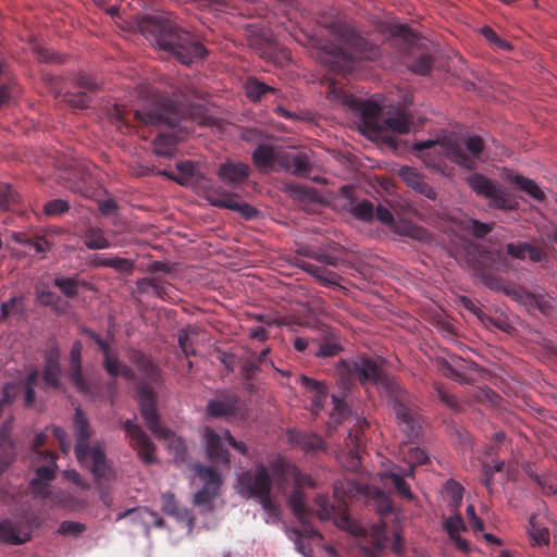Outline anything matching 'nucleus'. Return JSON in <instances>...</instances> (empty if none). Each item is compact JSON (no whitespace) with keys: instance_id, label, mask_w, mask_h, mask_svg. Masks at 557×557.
I'll use <instances>...</instances> for the list:
<instances>
[{"instance_id":"1","label":"nucleus","mask_w":557,"mask_h":557,"mask_svg":"<svg viewBox=\"0 0 557 557\" xmlns=\"http://www.w3.org/2000/svg\"><path fill=\"white\" fill-rule=\"evenodd\" d=\"M273 475L280 484L293 481L294 491L288 499L294 516L300 523V529L294 531L296 534V549L304 557H312L310 549L304 544V540H323L322 534L313 527L311 518L315 515L320 520H333L339 529H351V520L347 511V499L366 494V486L350 480L338 481L334 484V498L336 504L331 503L329 496L318 495L314 498L317 509L309 508L306 504L305 486H314L310 475L302 473L299 468L282 455H275L269 460Z\"/></svg>"},{"instance_id":"2","label":"nucleus","mask_w":557,"mask_h":557,"mask_svg":"<svg viewBox=\"0 0 557 557\" xmlns=\"http://www.w3.org/2000/svg\"><path fill=\"white\" fill-rule=\"evenodd\" d=\"M136 90L143 101L139 109L127 110L123 104H114L109 113L121 132H131L135 123L174 128L187 121L188 109L184 101L168 98L148 84H139Z\"/></svg>"},{"instance_id":"3","label":"nucleus","mask_w":557,"mask_h":557,"mask_svg":"<svg viewBox=\"0 0 557 557\" xmlns=\"http://www.w3.org/2000/svg\"><path fill=\"white\" fill-rule=\"evenodd\" d=\"M137 27L147 40L173 54L183 64L201 60L207 54V49L194 35L178 27L166 15H144L137 20Z\"/></svg>"},{"instance_id":"4","label":"nucleus","mask_w":557,"mask_h":557,"mask_svg":"<svg viewBox=\"0 0 557 557\" xmlns=\"http://www.w3.org/2000/svg\"><path fill=\"white\" fill-rule=\"evenodd\" d=\"M342 364L350 379L359 381L364 386L374 385L383 389L394 400V410L399 423L404 424L406 430L417 432L418 421L407 405V393L373 359L357 357L345 360Z\"/></svg>"},{"instance_id":"5","label":"nucleus","mask_w":557,"mask_h":557,"mask_svg":"<svg viewBox=\"0 0 557 557\" xmlns=\"http://www.w3.org/2000/svg\"><path fill=\"white\" fill-rule=\"evenodd\" d=\"M72 428L75 436L74 453L79 465L90 471L97 482L110 480L113 470L106 455L104 442L92 441L95 430L81 408L75 409Z\"/></svg>"},{"instance_id":"6","label":"nucleus","mask_w":557,"mask_h":557,"mask_svg":"<svg viewBox=\"0 0 557 557\" xmlns=\"http://www.w3.org/2000/svg\"><path fill=\"white\" fill-rule=\"evenodd\" d=\"M413 150L428 168L436 171H443L446 159L463 169L473 168V162L466 157V151L457 139L421 140L414 143Z\"/></svg>"},{"instance_id":"7","label":"nucleus","mask_w":557,"mask_h":557,"mask_svg":"<svg viewBox=\"0 0 557 557\" xmlns=\"http://www.w3.org/2000/svg\"><path fill=\"white\" fill-rule=\"evenodd\" d=\"M137 395L140 414L151 433L158 438L169 440V447L174 450L175 461H184L186 456V446L184 441L180 437H175L169 429L160 424L159 412L156 404V394L151 385L146 382L139 383L137 386Z\"/></svg>"},{"instance_id":"8","label":"nucleus","mask_w":557,"mask_h":557,"mask_svg":"<svg viewBox=\"0 0 557 557\" xmlns=\"http://www.w3.org/2000/svg\"><path fill=\"white\" fill-rule=\"evenodd\" d=\"M38 459L45 465L36 469V476L30 481L29 487L34 497L46 499L51 506H65L69 500V494L65 492L52 491L49 484L54 478L57 456L52 451H38Z\"/></svg>"},{"instance_id":"9","label":"nucleus","mask_w":557,"mask_h":557,"mask_svg":"<svg viewBox=\"0 0 557 557\" xmlns=\"http://www.w3.org/2000/svg\"><path fill=\"white\" fill-rule=\"evenodd\" d=\"M466 183L476 196L487 199L492 209L512 211L519 206L517 199L505 187L481 173L467 176Z\"/></svg>"},{"instance_id":"10","label":"nucleus","mask_w":557,"mask_h":557,"mask_svg":"<svg viewBox=\"0 0 557 557\" xmlns=\"http://www.w3.org/2000/svg\"><path fill=\"white\" fill-rule=\"evenodd\" d=\"M329 89L330 96L334 99H342L344 104L360 114L362 123L367 129L374 134H379V129L382 128L381 121L383 116L381 115V107L377 103L370 100L358 99L351 95L338 91L334 82H331Z\"/></svg>"},{"instance_id":"11","label":"nucleus","mask_w":557,"mask_h":557,"mask_svg":"<svg viewBox=\"0 0 557 557\" xmlns=\"http://www.w3.org/2000/svg\"><path fill=\"white\" fill-rule=\"evenodd\" d=\"M481 277L485 286L493 290H503L507 296H510L518 302H521L525 306L535 307L542 312H545L546 308L548 307L547 302L542 296L533 295L521 286L506 284L500 277L492 273L482 272Z\"/></svg>"},{"instance_id":"12","label":"nucleus","mask_w":557,"mask_h":557,"mask_svg":"<svg viewBox=\"0 0 557 557\" xmlns=\"http://www.w3.org/2000/svg\"><path fill=\"white\" fill-rule=\"evenodd\" d=\"M53 286L59 288L63 297L52 292L44 282H38L35 285L36 301L40 306L50 307L58 314H64L69 308L70 277H55Z\"/></svg>"},{"instance_id":"13","label":"nucleus","mask_w":557,"mask_h":557,"mask_svg":"<svg viewBox=\"0 0 557 557\" xmlns=\"http://www.w3.org/2000/svg\"><path fill=\"white\" fill-rule=\"evenodd\" d=\"M239 493L248 498H260L271 493L272 479L262 463L258 465L255 471H245L238 476Z\"/></svg>"},{"instance_id":"14","label":"nucleus","mask_w":557,"mask_h":557,"mask_svg":"<svg viewBox=\"0 0 557 557\" xmlns=\"http://www.w3.org/2000/svg\"><path fill=\"white\" fill-rule=\"evenodd\" d=\"M332 32L350 48L358 58L374 60L379 57V48L360 36L351 25L342 22L334 23L332 25Z\"/></svg>"},{"instance_id":"15","label":"nucleus","mask_w":557,"mask_h":557,"mask_svg":"<svg viewBox=\"0 0 557 557\" xmlns=\"http://www.w3.org/2000/svg\"><path fill=\"white\" fill-rule=\"evenodd\" d=\"M205 197L210 205L239 212L247 220L253 219L258 214L255 207L237 201L235 194L225 190L221 186H209L205 190Z\"/></svg>"},{"instance_id":"16","label":"nucleus","mask_w":557,"mask_h":557,"mask_svg":"<svg viewBox=\"0 0 557 557\" xmlns=\"http://www.w3.org/2000/svg\"><path fill=\"white\" fill-rule=\"evenodd\" d=\"M122 426L131 438V445L137 450L139 458L147 465L153 463L156 461V446L141 426L133 420H126Z\"/></svg>"},{"instance_id":"17","label":"nucleus","mask_w":557,"mask_h":557,"mask_svg":"<svg viewBox=\"0 0 557 557\" xmlns=\"http://www.w3.org/2000/svg\"><path fill=\"white\" fill-rule=\"evenodd\" d=\"M240 410V399L235 393L221 392L215 398L209 400L206 414L209 418L228 419Z\"/></svg>"},{"instance_id":"18","label":"nucleus","mask_w":557,"mask_h":557,"mask_svg":"<svg viewBox=\"0 0 557 557\" xmlns=\"http://www.w3.org/2000/svg\"><path fill=\"white\" fill-rule=\"evenodd\" d=\"M202 436L208 459L216 466L228 467L231 462V454L223 446L221 435L218 434L213 429L206 426Z\"/></svg>"},{"instance_id":"19","label":"nucleus","mask_w":557,"mask_h":557,"mask_svg":"<svg viewBox=\"0 0 557 557\" xmlns=\"http://www.w3.org/2000/svg\"><path fill=\"white\" fill-rule=\"evenodd\" d=\"M216 175L224 185L236 188L248 180L250 168L244 162L227 160L219 165Z\"/></svg>"},{"instance_id":"20","label":"nucleus","mask_w":557,"mask_h":557,"mask_svg":"<svg viewBox=\"0 0 557 557\" xmlns=\"http://www.w3.org/2000/svg\"><path fill=\"white\" fill-rule=\"evenodd\" d=\"M283 150H278L268 144L259 145L252 153V162L260 172H277L281 171L280 158L283 156Z\"/></svg>"},{"instance_id":"21","label":"nucleus","mask_w":557,"mask_h":557,"mask_svg":"<svg viewBox=\"0 0 557 557\" xmlns=\"http://www.w3.org/2000/svg\"><path fill=\"white\" fill-rule=\"evenodd\" d=\"M281 159V171L285 170L298 177H309L312 172V160L309 153L284 151Z\"/></svg>"},{"instance_id":"22","label":"nucleus","mask_w":557,"mask_h":557,"mask_svg":"<svg viewBox=\"0 0 557 557\" xmlns=\"http://www.w3.org/2000/svg\"><path fill=\"white\" fill-rule=\"evenodd\" d=\"M32 529V521L18 523L4 520L0 522V542L12 545L23 544L30 539Z\"/></svg>"},{"instance_id":"23","label":"nucleus","mask_w":557,"mask_h":557,"mask_svg":"<svg viewBox=\"0 0 557 557\" xmlns=\"http://www.w3.org/2000/svg\"><path fill=\"white\" fill-rule=\"evenodd\" d=\"M60 350L54 346H51L45 354L42 380L47 388L55 391L61 388L62 370L60 366Z\"/></svg>"},{"instance_id":"24","label":"nucleus","mask_w":557,"mask_h":557,"mask_svg":"<svg viewBox=\"0 0 557 557\" xmlns=\"http://www.w3.org/2000/svg\"><path fill=\"white\" fill-rule=\"evenodd\" d=\"M81 349L82 346L78 342L72 344V386L89 399L96 396V387L90 384L82 374L81 370Z\"/></svg>"},{"instance_id":"25","label":"nucleus","mask_w":557,"mask_h":557,"mask_svg":"<svg viewBox=\"0 0 557 557\" xmlns=\"http://www.w3.org/2000/svg\"><path fill=\"white\" fill-rule=\"evenodd\" d=\"M97 88L98 83L96 79L85 74L79 75L75 83L72 81V109L87 108L88 102L91 101L89 92L95 91Z\"/></svg>"},{"instance_id":"26","label":"nucleus","mask_w":557,"mask_h":557,"mask_svg":"<svg viewBox=\"0 0 557 557\" xmlns=\"http://www.w3.org/2000/svg\"><path fill=\"white\" fill-rule=\"evenodd\" d=\"M288 442L305 453H317L324 449V441L317 434L289 431Z\"/></svg>"},{"instance_id":"27","label":"nucleus","mask_w":557,"mask_h":557,"mask_svg":"<svg viewBox=\"0 0 557 557\" xmlns=\"http://www.w3.org/2000/svg\"><path fill=\"white\" fill-rule=\"evenodd\" d=\"M84 333L88 335L89 338L94 339L95 343L98 345L99 349L102 351L104 360H103V367L107 371V373L113 377L120 376L122 362L119 360L116 356L111 355V349L109 344L103 341L100 335L97 333L85 330Z\"/></svg>"},{"instance_id":"28","label":"nucleus","mask_w":557,"mask_h":557,"mask_svg":"<svg viewBox=\"0 0 557 557\" xmlns=\"http://www.w3.org/2000/svg\"><path fill=\"white\" fill-rule=\"evenodd\" d=\"M399 177L407 184L408 187L424 195L428 198H434L435 193L432 187L423 180L421 174L416 169L410 166H401L398 171Z\"/></svg>"},{"instance_id":"29","label":"nucleus","mask_w":557,"mask_h":557,"mask_svg":"<svg viewBox=\"0 0 557 557\" xmlns=\"http://www.w3.org/2000/svg\"><path fill=\"white\" fill-rule=\"evenodd\" d=\"M92 262L96 267L111 268L122 274H131L135 269L134 261L111 253H96Z\"/></svg>"},{"instance_id":"30","label":"nucleus","mask_w":557,"mask_h":557,"mask_svg":"<svg viewBox=\"0 0 557 557\" xmlns=\"http://www.w3.org/2000/svg\"><path fill=\"white\" fill-rule=\"evenodd\" d=\"M299 383L311 395L312 408L315 411L322 409L329 396L326 385L323 382L317 381L307 375H301L299 377Z\"/></svg>"},{"instance_id":"31","label":"nucleus","mask_w":557,"mask_h":557,"mask_svg":"<svg viewBox=\"0 0 557 557\" xmlns=\"http://www.w3.org/2000/svg\"><path fill=\"white\" fill-rule=\"evenodd\" d=\"M411 120L410 116L400 109H397L393 114L382 119L379 134L384 131H391L397 134H407L410 131Z\"/></svg>"},{"instance_id":"32","label":"nucleus","mask_w":557,"mask_h":557,"mask_svg":"<svg viewBox=\"0 0 557 557\" xmlns=\"http://www.w3.org/2000/svg\"><path fill=\"white\" fill-rule=\"evenodd\" d=\"M162 502V511L169 516L176 518L178 521L186 522L188 527H191L194 523V518L190 512L184 508L178 506L175 500V496L172 493H164L161 496Z\"/></svg>"},{"instance_id":"33","label":"nucleus","mask_w":557,"mask_h":557,"mask_svg":"<svg viewBox=\"0 0 557 557\" xmlns=\"http://www.w3.org/2000/svg\"><path fill=\"white\" fill-rule=\"evenodd\" d=\"M506 251L515 259L524 260L528 256L534 262L541 261L545 256L541 248L528 243H509L506 245Z\"/></svg>"},{"instance_id":"34","label":"nucleus","mask_w":557,"mask_h":557,"mask_svg":"<svg viewBox=\"0 0 557 557\" xmlns=\"http://www.w3.org/2000/svg\"><path fill=\"white\" fill-rule=\"evenodd\" d=\"M129 359L150 381L154 383L159 381V369L146 354L139 350H133L129 355Z\"/></svg>"},{"instance_id":"35","label":"nucleus","mask_w":557,"mask_h":557,"mask_svg":"<svg viewBox=\"0 0 557 557\" xmlns=\"http://www.w3.org/2000/svg\"><path fill=\"white\" fill-rule=\"evenodd\" d=\"M331 70L346 75L351 73L356 67V59L342 48H336L330 60Z\"/></svg>"},{"instance_id":"36","label":"nucleus","mask_w":557,"mask_h":557,"mask_svg":"<svg viewBox=\"0 0 557 557\" xmlns=\"http://www.w3.org/2000/svg\"><path fill=\"white\" fill-rule=\"evenodd\" d=\"M507 180L515 185H517L521 190L528 194L530 197L537 201L545 200V193L540 188V186L531 178H528L520 174H508Z\"/></svg>"},{"instance_id":"37","label":"nucleus","mask_w":557,"mask_h":557,"mask_svg":"<svg viewBox=\"0 0 557 557\" xmlns=\"http://www.w3.org/2000/svg\"><path fill=\"white\" fill-rule=\"evenodd\" d=\"M177 174L173 173L172 171L163 170L159 171L158 173L160 175L166 176L177 184L185 186L189 184L191 178L195 175V165L191 161H182L176 164Z\"/></svg>"},{"instance_id":"38","label":"nucleus","mask_w":557,"mask_h":557,"mask_svg":"<svg viewBox=\"0 0 557 557\" xmlns=\"http://www.w3.org/2000/svg\"><path fill=\"white\" fill-rule=\"evenodd\" d=\"M177 137L173 133L159 134L152 141L153 152L160 157H172L176 149Z\"/></svg>"},{"instance_id":"39","label":"nucleus","mask_w":557,"mask_h":557,"mask_svg":"<svg viewBox=\"0 0 557 557\" xmlns=\"http://www.w3.org/2000/svg\"><path fill=\"white\" fill-rule=\"evenodd\" d=\"M11 238L36 253H44L49 249V243L41 236H29L22 232H13Z\"/></svg>"},{"instance_id":"40","label":"nucleus","mask_w":557,"mask_h":557,"mask_svg":"<svg viewBox=\"0 0 557 557\" xmlns=\"http://www.w3.org/2000/svg\"><path fill=\"white\" fill-rule=\"evenodd\" d=\"M196 475L203 482L205 487H210L219 491L222 479L219 472L213 467L203 466L200 463L194 467Z\"/></svg>"},{"instance_id":"41","label":"nucleus","mask_w":557,"mask_h":557,"mask_svg":"<svg viewBox=\"0 0 557 557\" xmlns=\"http://www.w3.org/2000/svg\"><path fill=\"white\" fill-rule=\"evenodd\" d=\"M528 534L533 545L543 546L549 543V531L539 523L535 515L529 519Z\"/></svg>"},{"instance_id":"42","label":"nucleus","mask_w":557,"mask_h":557,"mask_svg":"<svg viewBox=\"0 0 557 557\" xmlns=\"http://www.w3.org/2000/svg\"><path fill=\"white\" fill-rule=\"evenodd\" d=\"M50 435H53L59 441V444L61 445L63 453L67 454L66 446L64 443L65 431H63L59 426L52 425V426L46 428L45 432H40V433L36 434L35 438H34V449H35L36 455L38 456V451H41L40 447H42L45 445L47 438Z\"/></svg>"},{"instance_id":"43","label":"nucleus","mask_w":557,"mask_h":557,"mask_svg":"<svg viewBox=\"0 0 557 557\" xmlns=\"http://www.w3.org/2000/svg\"><path fill=\"white\" fill-rule=\"evenodd\" d=\"M463 145L468 151V153L466 152V157L473 162V168L468 170L474 171L476 169V161L481 159V154L485 148V144L480 136L471 135L465 138Z\"/></svg>"},{"instance_id":"44","label":"nucleus","mask_w":557,"mask_h":557,"mask_svg":"<svg viewBox=\"0 0 557 557\" xmlns=\"http://www.w3.org/2000/svg\"><path fill=\"white\" fill-rule=\"evenodd\" d=\"M246 95L252 101H259L268 92H276L275 88L260 82L256 77H249L245 85Z\"/></svg>"},{"instance_id":"45","label":"nucleus","mask_w":557,"mask_h":557,"mask_svg":"<svg viewBox=\"0 0 557 557\" xmlns=\"http://www.w3.org/2000/svg\"><path fill=\"white\" fill-rule=\"evenodd\" d=\"M382 479L386 482L389 481V483L394 486L397 494L406 499L411 500L413 498V494L410 491V486L405 481L404 476L397 472L394 471H386L382 474Z\"/></svg>"},{"instance_id":"46","label":"nucleus","mask_w":557,"mask_h":557,"mask_svg":"<svg viewBox=\"0 0 557 557\" xmlns=\"http://www.w3.org/2000/svg\"><path fill=\"white\" fill-rule=\"evenodd\" d=\"M21 196L16 193L11 185L0 183V209L3 211H13L20 203Z\"/></svg>"},{"instance_id":"47","label":"nucleus","mask_w":557,"mask_h":557,"mask_svg":"<svg viewBox=\"0 0 557 557\" xmlns=\"http://www.w3.org/2000/svg\"><path fill=\"white\" fill-rule=\"evenodd\" d=\"M84 243L89 249H106L111 246L110 240L100 228H90L85 233Z\"/></svg>"},{"instance_id":"48","label":"nucleus","mask_w":557,"mask_h":557,"mask_svg":"<svg viewBox=\"0 0 557 557\" xmlns=\"http://www.w3.org/2000/svg\"><path fill=\"white\" fill-rule=\"evenodd\" d=\"M493 223H483L475 219H465L461 222V227L476 238H483L493 231Z\"/></svg>"},{"instance_id":"49","label":"nucleus","mask_w":557,"mask_h":557,"mask_svg":"<svg viewBox=\"0 0 557 557\" xmlns=\"http://www.w3.org/2000/svg\"><path fill=\"white\" fill-rule=\"evenodd\" d=\"M298 267L304 269L306 272L315 276L324 286L334 284V281L330 278V275H334L333 272L327 271L325 268L318 267L307 261H300L297 263Z\"/></svg>"},{"instance_id":"50","label":"nucleus","mask_w":557,"mask_h":557,"mask_svg":"<svg viewBox=\"0 0 557 557\" xmlns=\"http://www.w3.org/2000/svg\"><path fill=\"white\" fill-rule=\"evenodd\" d=\"M190 334H194V335L197 334L195 329L191 326H187L186 329H181L177 333L178 346L185 357L196 355V349L194 347L193 342L189 338Z\"/></svg>"},{"instance_id":"51","label":"nucleus","mask_w":557,"mask_h":557,"mask_svg":"<svg viewBox=\"0 0 557 557\" xmlns=\"http://www.w3.org/2000/svg\"><path fill=\"white\" fill-rule=\"evenodd\" d=\"M350 212L355 218L369 222L374 218V206L370 200L363 199L352 206Z\"/></svg>"},{"instance_id":"52","label":"nucleus","mask_w":557,"mask_h":557,"mask_svg":"<svg viewBox=\"0 0 557 557\" xmlns=\"http://www.w3.org/2000/svg\"><path fill=\"white\" fill-rule=\"evenodd\" d=\"M432 57L430 54L423 53L409 65V69L416 74L428 75L432 70Z\"/></svg>"},{"instance_id":"53","label":"nucleus","mask_w":557,"mask_h":557,"mask_svg":"<svg viewBox=\"0 0 557 557\" xmlns=\"http://www.w3.org/2000/svg\"><path fill=\"white\" fill-rule=\"evenodd\" d=\"M332 401H333V411L331 412V418L336 422L339 423L348 418L350 410L347 404L338 398L335 395H332Z\"/></svg>"},{"instance_id":"54","label":"nucleus","mask_w":557,"mask_h":557,"mask_svg":"<svg viewBox=\"0 0 557 557\" xmlns=\"http://www.w3.org/2000/svg\"><path fill=\"white\" fill-rule=\"evenodd\" d=\"M398 233L417 240H424L428 237V232L425 228L410 223L400 225L398 227Z\"/></svg>"},{"instance_id":"55","label":"nucleus","mask_w":557,"mask_h":557,"mask_svg":"<svg viewBox=\"0 0 557 557\" xmlns=\"http://www.w3.org/2000/svg\"><path fill=\"white\" fill-rule=\"evenodd\" d=\"M444 529L448 533L449 537L458 535L461 531H465L466 524L461 515L457 513L446 519L444 522Z\"/></svg>"},{"instance_id":"56","label":"nucleus","mask_w":557,"mask_h":557,"mask_svg":"<svg viewBox=\"0 0 557 557\" xmlns=\"http://www.w3.org/2000/svg\"><path fill=\"white\" fill-rule=\"evenodd\" d=\"M69 210V203L66 200L63 199H53L48 201L45 207L44 211L49 216H55L60 215Z\"/></svg>"},{"instance_id":"57","label":"nucleus","mask_w":557,"mask_h":557,"mask_svg":"<svg viewBox=\"0 0 557 557\" xmlns=\"http://www.w3.org/2000/svg\"><path fill=\"white\" fill-rule=\"evenodd\" d=\"M434 389L437 394V397L438 399L445 405L447 406L448 408L457 411L460 409V405H459V401L458 399L449 394L448 392H446L442 386H440L438 384H434Z\"/></svg>"},{"instance_id":"58","label":"nucleus","mask_w":557,"mask_h":557,"mask_svg":"<svg viewBox=\"0 0 557 557\" xmlns=\"http://www.w3.org/2000/svg\"><path fill=\"white\" fill-rule=\"evenodd\" d=\"M440 369L444 376L455 380L457 382H465V374L458 371L453 363L447 360H442L440 362Z\"/></svg>"},{"instance_id":"59","label":"nucleus","mask_w":557,"mask_h":557,"mask_svg":"<svg viewBox=\"0 0 557 557\" xmlns=\"http://www.w3.org/2000/svg\"><path fill=\"white\" fill-rule=\"evenodd\" d=\"M218 492L216 490L203 486L194 495V504L198 506L210 505L218 495Z\"/></svg>"},{"instance_id":"60","label":"nucleus","mask_w":557,"mask_h":557,"mask_svg":"<svg viewBox=\"0 0 557 557\" xmlns=\"http://www.w3.org/2000/svg\"><path fill=\"white\" fill-rule=\"evenodd\" d=\"M260 371V364L257 362L255 356L247 358L242 366V374L246 380H252Z\"/></svg>"},{"instance_id":"61","label":"nucleus","mask_w":557,"mask_h":557,"mask_svg":"<svg viewBox=\"0 0 557 557\" xmlns=\"http://www.w3.org/2000/svg\"><path fill=\"white\" fill-rule=\"evenodd\" d=\"M258 502L261 504L263 510L268 513V516L272 519H278L280 510L278 507L274 504L271 498V493L263 495L258 498Z\"/></svg>"},{"instance_id":"62","label":"nucleus","mask_w":557,"mask_h":557,"mask_svg":"<svg viewBox=\"0 0 557 557\" xmlns=\"http://www.w3.org/2000/svg\"><path fill=\"white\" fill-rule=\"evenodd\" d=\"M446 490L451 495L453 505L455 507H458L463 497V487L461 486V484H459L458 482H456L454 480H449L446 483Z\"/></svg>"},{"instance_id":"63","label":"nucleus","mask_w":557,"mask_h":557,"mask_svg":"<svg viewBox=\"0 0 557 557\" xmlns=\"http://www.w3.org/2000/svg\"><path fill=\"white\" fill-rule=\"evenodd\" d=\"M151 292L153 293L154 296L162 300H168L171 298V285L165 282H162L157 277H154V285L152 286Z\"/></svg>"},{"instance_id":"64","label":"nucleus","mask_w":557,"mask_h":557,"mask_svg":"<svg viewBox=\"0 0 557 557\" xmlns=\"http://www.w3.org/2000/svg\"><path fill=\"white\" fill-rule=\"evenodd\" d=\"M375 498L377 502V511L381 515L389 513L393 511L392 500L382 491L376 492Z\"/></svg>"}]
</instances>
